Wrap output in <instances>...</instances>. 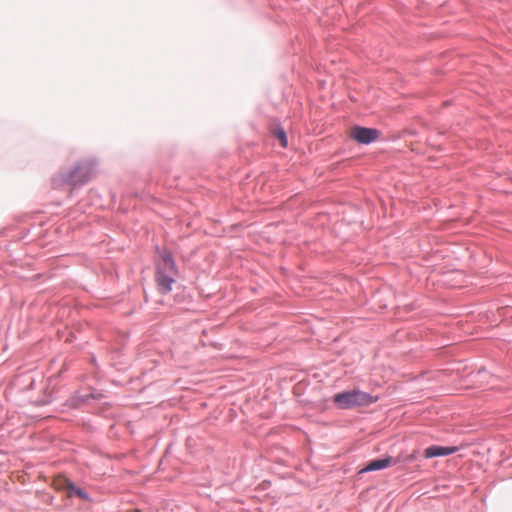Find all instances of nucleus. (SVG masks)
<instances>
[{
    "label": "nucleus",
    "instance_id": "f03ea898",
    "mask_svg": "<svg viewBox=\"0 0 512 512\" xmlns=\"http://www.w3.org/2000/svg\"><path fill=\"white\" fill-rule=\"evenodd\" d=\"M174 262L170 254L162 255L161 262L158 265L156 281L162 288H169L174 282L175 276Z\"/></svg>",
    "mask_w": 512,
    "mask_h": 512
},
{
    "label": "nucleus",
    "instance_id": "39448f33",
    "mask_svg": "<svg viewBox=\"0 0 512 512\" xmlns=\"http://www.w3.org/2000/svg\"><path fill=\"white\" fill-rule=\"evenodd\" d=\"M398 463V460H394L392 457H386L383 459H375L370 461L366 467H364L360 472H369V471H376V470H382L385 469L391 465H395Z\"/></svg>",
    "mask_w": 512,
    "mask_h": 512
},
{
    "label": "nucleus",
    "instance_id": "6e6552de",
    "mask_svg": "<svg viewBox=\"0 0 512 512\" xmlns=\"http://www.w3.org/2000/svg\"><path fill=\"white\" fill-rule=\"evenodd\" d=\"M273 135L276 139L279 140L282 147H287V137L286 133L282 128H277L273 131Z\"/></svg>",
    "mask_w": 512,
    "mask_h": 512
},
{
    "label": "nucleus",
    "instance_id": "9d476101",
    "mask_svg": "<svg viewBox=\"0 0 512 512\" xmlns=\"http://www.w3.org/2000/svg\"><path fill=\"white\" fill-rule=\"evenodd\" d=\"M153 291L156 292L157 294H162L165 290L157 289V290H153Z\"/></svg>",
    "mask_w": 512,
    "mask_h": 512
},
{
    "label": "nucleus",
    "instance_id": "423d86ee",
    "mask_svg": "<svg viewBox=\"0 0 512 512\" xmlns=\"http://www.w3.org/2000/svg\"><path fill=\"white\" fill-rule=\"evenodd\" d=\"M458 451V447L430 446L424 450L425 458L448 456Z\"/></svg>",
    "mask_w": 512,
    "mask_h": 512
},
{
    "label": "nucleus",
    "instance_id": "9b49d317",
    "mask_svg": "<svg viewBox=\"0 0 512 512\" xmlns=\"http://www.w3.org/2000/svg\"><path fill=\"white\" fill-rule=\"evenodd\" d=\"M134 512H140L139 510H135Z\"/></svg>",
    "mask_w": 512,
    "mask_h": 512
},
{
    "label": "nucleus",
    "instance_id": "0eeeda50",
    "mask_svg": "<svg viewBox=\"0 0 512 512\" xmlns=\"http://www.w3.org/2000/svg\"><path fill=\"white\" fill-rule=\"evenodd\" d=\"M64 482H65V488H67L69 491L68 492L69 497L76 495L81 499H87V494L83 490L77 488L70 480L64 479Z\"/></svg>",
    "mask_w": 512,
    "mask_h": 512
},
{
    "label": "nucleus",
    "instance_id": "f257e3e1",
    "mask_svg": "<svg viewBox=\"0 0 512 512\" xmlns=\"http://www.w3.org/2000/svg\"><path fill=\"white\" fill-rule=\"evenodd\" d=\"M375 401L371 395L360 390L345 391L333 397V402L342 409L367 406Z\"/></svg>",
    "mask_w": 512,
    "mask_h": 512
},
{
    "label": "nucleus",
    "instance_id": "1a4fd4ad",
    "mask_svg": "<svg viewBox=\"0 0 512 512\" xmlns=\"http://www.w3.org/2000/svg\"><path fill=\"white\" fill-rule=\"evenodd\" d=\"M417 458V451H413L411 454L408 455H400L395 460H398L399 462H412Z\"/></svg>",
    "mask_w": 512,
    "mask_h": 512
},
{
    "label": "nucleus",
    "instance_id": "7ed1b4c3",
    "mask_svg": "<svg viewBox=\"0 0 512 512\" xmlns=\"http://www.w3.org/2000/svg\"><path fill=\"white\" fill-rule=\"evenodd\" d=\"M95 174V164L92 161H84L78 164L70 173L69 181L76 185L91 179Z\"/></svg>",
    "mask_w": 512,
    "mask_h": 512
},
{
    "label": "nucleus",
    "instance_id": "20e7f679",
    "mask_svg": "<svg viewBox=\"0 0 512 512\" xmlns=\"http://www.w3.org/2000/svg\"><path fill=\"white\" fill-rule=\"evenodd\" d=\"M380 132L374 128L356 126L350 130V137L361 144H369L379 138Z\"/></svg>",
    "mask_w": 512,
    "mask_h": 512
}]
</instances>
